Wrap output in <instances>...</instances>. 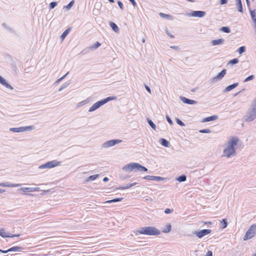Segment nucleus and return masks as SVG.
<instances>
[{
  "instance_id": "1",
  "label": "nucleus",
  "mask_w": 256,
  "mask_h": 256,
  "mask_svg": "<svg viewBox=\"0 0 256 256\" xmlns=\"http://www.w3.org/2000/svg\"><path fill=\"white\" fill-rule=\"evenodd\" d=\"M136 235L138 234L156 236H158L160 234V231L154 226H144L141 227L136 232Z\"/></svg>"
},
{
  "instance_id": "2",
  "label": "nucleus",
  "mask_w": 256,
  "mask_h": 256,
  "mask_svg": "<svg viewBox=\"0 0 256 256\" xmlns=\"http://www.w3.org/2000/svg\"><path fill=\"white\" fill-rule=\"evenodd\" d=\"M122 170L127 172H147L148 170V168L141 165L140 164L136 162H131L128 164L125 165L122 168Z\"/></svg>"
},
{
  "instance_id": "3",
  "label": "nucleus",
  "mask_w": 256,
  "mask_h": 256,
  "mask_svg": "<svg viewBox=\"0 0 256 256\" xmlns=\"http://www.w3.org/2000/svg\"><path fill=\"white\" fill-rule=\"evenodd\" d=\"M250 107L245 116V120L248 122L253 121L256 117V98Z\"/></svg>"
},
{
  "instance_id": "4",
  "label": "nucleus",
  "mask_w": 256,
  "mask_h": 256,
  "mask_svg": "<svg viewBox=\"0 0 256 256\" xmlns=\"http://www.w3.org/2000/svg\"><path fill=\"white\" fill-rule=\"evenodd\" d=\"M256 234V224H252L246 231L244 240L246 241L254 238Z\"/></svg>"
},
{
  "instance_id": "5",
  "label": "nucleus",
  "mask_w": 256,
  "mask_h": 256,
  "mask_svg": "<svg viewBox=\"0 0 256 256\" xmlns=\"http://www.w3.org/2000/svg\"><path fill=\"white\" fill-rule=\"evenodd\" d=\"M61 164L60 162H58L56 160H54L52 161L48 162L46 164L40 165L39 166V168L43 169V168H54L56 166H60Z\"/></svg>"
},
{
  "instance_id": "6",
  "label": "nucleus",
  "mask_w": 256,
  "mask_h": 256,
  "mask_svg": "<svg viewBox=\"0 0 256 256\" xmlns=\"http://www.w3.org/2000/svg\"><path fill=\"white\" fill-rule=\"evenodd\" d=\"M239 141V138L236 136H231L227 143L226 144V147L230 148H236V146Z\"/></svg>"
},
{
  "instance_id": "7",
  "label": "nucleus",
  "mask_w": 256,
  "mask_h": 256,
  "mask_svg": "<svg viewBox=\"0 0 256 256\" xmlns=\"http://www.w3.org/2000/svg\"><path fill=\"white\" fill-rule=\"evenodd\" d=\"M34 128L32 126H22L19 128H10V130L14 132H22L28 130H30Z\"/></svg>"
},
{
  "instance_id": "8",
  "label": "nucleus",
  "mask_w": 256,
  "mask_h": 256,
  "mask_svg": "<svg viewBox=\"0 0 256 256\" xmlns=\"http://www.w3.org/2000/svg\"><path fill=\"white\" fill-rule=\"evenodd\" d=\"M211 232V230L204 229L198 231H194L193 232V234L199 238H202L204 236L210 234Z\"/></svg>"
},
{
  "instance_id": "9",
  "label": "nucleus",
  "mask_w": 256,
  "mask_h": 256,
  "mask_svg": "<svg viewBox=\"0 0 256 256\" xmlns=\"http://www.w3.org/2000/svg\"><path fill=\"white\" fill-rule=\"evenodd\" d=\"M236 154V148H230L226 147L223 150V156H226L227 158H230L232 156H234Z\"/></svg>"
},
{
  "instance_id": "10",
  "label": "nucleus",
  "mask_w": 256,
  "mask_h": 256,
  "mask_svg": "<svg viewBox=\"0 0 256 256\" xmlns=\"http://www.w3.org/2000/svg\"><path fill=\"white\" fill-rule=\"evenodd\" d=\"M20 190H22L24 192V194L32 196L34 194L27 193V192H38L40 190V188L38 187L36 188H22Z\"/></svg>"
},
{
  "instance_id": "11",
  "label": "nucleus",
  "mask_w": 256,
  "mask_h": 256,
  "mask_svg": "<svg viewBox=\"0 0 256 256\" xmlns=\"http://www.w3.org/2000/svg\"><path fill=\"white\" fill-rule=\"evenodd\" d=\"M122 142L120 140H111L106 142L102 144V146L104 148H109L115 146Z\"/></svg>"
},
{
  "instance_id": "12",
  "label": "nucleus",
  "mask_w": 256,
  "mask_h": 256,
  "mask_svg": "<svg viewBox=\"0 0 256 256\" xmlns=\"http://www.w3.org/2000/svg\"><path fill=\"white\" fill-rule=\"evenodd\" d=\"M206 14V12L202 10H194L188 14V16L193 17L202 18Z\"/></svg>"
},
{
  "instance_id": "13",
  "label": "nucleus",
  "mask_w": 256,
  "mask_h": 256,
  "mask_svg": "<svg viewBox=\"0 0 256 256\" xmlns=\"http://www.w3.org/2000/svg\"><path fill=\"white\" fill-rule=\"evenodd\" d=\"M226 69H223L220 72L218 73V74L215 77L213 78L211 80L212 82H215L217 80H221L222 78L225 74H226Z\"/></svg>"
},
{
  "instance_id": "14",
  "label": "nucleus",
  "mask_w": 256,
  "mask_h": 256,
  "mask_svg": "<svg viewBox=\"0 0 256 256\" xmlns=\"http://www.w3.org/2000/svg\"><path fill=\"white\" fill-rule=\"evenodd\" d=\"M104 104L103 101L102 100H100L99 101H98L96 103H94L89 109L88 112H92L98 109L99 108H100L101 106H103Z\"/></svg>"
},
{
  "instance_id": "15",
  "label": "nucleus",
  "mask_w": 256,
  "mask_h": 256,
  "mask_svg": "<svg viewBox=\"0 0 256 256\" xmlns=\"http://www.w3.org/2000/svg\"><path fill=\"white\" fill-rule=\"evenodd\" d=\"M144 179L148 180H152V181H161L163 180L164 178L162 177L159 176H150L148 175L146 176H144L143 178Z\"/></svg>"
},
{
  "instance_id": "16",
  "label": "nucleus",
  "mask_w": 256,
  "mask_h": 256,
  "mask_svg": "<svg viewBox=\"0 0 256 256\" xmlns=\"http://www.w3.org/2000/svg\"><path fill=\"white\" fill-rule=\"evenodd\" d=\"M180 99L184 104H188L192 105L198 103V102L196 100H190L182 96H180Z\"/></svg>"
},
{
  "instance_id": "17",
  "label": "nucleus",
  "mask_w": 256,
  "mask_h": 256,
  "mask_svg": "<svg viewBox=\"0 0 256 256\" xmlns=\"http://www.w3.org/2000/svg\"><path fill=\"white\" fill-rule=\"evenodd\" d=\"M0 84L2 86H4L6 88H9L11 90L14 89V88L11 86L7 80L4 78L2 76L0 75Z\"/></svg>"
},
{
  "instance_id": "18",
  "label": "nucleus",
  "mask_w": 256,
  "mask_h": 256,
  "mask_svg": "<svg viewBox=\"0 0 256 256\" xmlns=\"http://www.w3.org/2000/svg\"><path fill=\"white\" fill-rule=\"evenodd\" d=\"M238 85V82L234 83L232 84L229 85L227 86L223 90L224 92H226L230 91L231 90L234 89L236 87H237Z\"/></svg>"
},
{
  "instance_id": "19",
  "label": "nucleus",
  "mask_w": 256,
  "mask_h": 256,
  "mask_svg": "<svg viewBox=\"0 0 256 256\" xmlns=\"http://www.w3.org/2000/svg\"><path fill=\"white\" fill-rule=\"evenodd\" d=\"M218 118V116L217 115H213L210 116L206 117L203 119L202 122H208L210 121H213L216 120Z\"/></svg>"
},
{
  "instance_id": "20",
  "label": "nucleus",
  "mask_w": 256,
  "mask_h": 256,
  "mask_svg": "<svg viewBox=\"0 0 256 256\" xmlns=\"http://www.w3.org/2000/svg\"><path fill=\"white\" fill-rule=\"evenodd\" d=\"M224 40L223 38H218L216 40H214L211 41L210 43L212 46H216L221 44L224 43Z\"/></svg>"
},
{
  "instance_id": "21",
  "label": "nucleus",
  "mask_w": 256,
  "mask_h": 256,
  "mask_svg": "<svg viewBox=\"0 0 256 256\" xmlns=\"http://www.w3.org/2000/svg\"><path fill=\"white\" fill-rule=\"evenodd\" d=\"M10 233L9 232H6L4 228H1L0 230V236H1L3 238H10Z\"/></svg>"
},
{
  "instance_id": "22",
  "label": "nucleus",
  "mask_w": 256,
  "mask_h": 256,
  "mask_svg": "<svg viewBox=\"0 0 256 256\" xmlns=\"http://www.w3.org/2000/svg\"><path fill=\"white\" fill-rule=\"evenodd\" d=\"M159 16L161 18H166V19L168 20H174V16H171V15H170V14H164V13H162V12H160L159 14Z\"/></svg>"
},
{
  "instance_id": "23",
  "label": "nucleus",
  "mask_w": 256,
  "mask_h": 256,
  "mask_svg": "<svg viewBox=\"0 0 256 256\" xmlns=\"http://www.w3.org/2000/svg\"><path fill=\"white\" fill-rule=\"evenodd\" d=\"M19 184H12L8 182H1L0 183V186L4 187H16L20 186Z\"/></svg>"
},
{
  "instance_id": "24",
  "label": "nucleus",
  "mask_w": 256,
  "mask_h": 256,
  "mask_svg": "<svg viewBox=\"0 0 256 256\" xmlns=\"http://www.w3.org/2000/svg\"><path fill=\"white\" fill-rule=\"evenodd\" d=\"M110 26L112 29L115 32H119L120 29L118 26L114 22H110Z\"/></svg>"
},
{
  "instance_id": "25",
  "label": "nucleus",
  "mask_w": 256,
  "mask_h": 256,
  "mask_svg": "<svg viewBox=\"0 0 256 256\" xmlns=\"http://www.w3.org/2000/svg\"><path fill=\"white\" fill-rule=\"evenodd\" d=\"M24 248L22 246H14L10 248H8V251L10 252H20L23 250Z\"/></svg>"
},
{
  "instance_id": "26",
  "label": "nucleus",
  "mask_w": 256,
  "mask_h": 256,
  "mask_svg": "<svg viewBox=\"0 0 256 256\" xmlns=\"http://www.w3.org/2000/svg\"><path fill=\"white\" fill-rule=\"evenodd\" d=\"M71 28H72L70 27L68 28L62 32L60 37L62 40H64L66 38L71 30Z\"/></svg>"
},
{
  "instance_id": "27",
  "label": "nucleus",
  "mask_w": 256,
  "mask_h": 256,
  "mask_svg": "<svg viewBox=\"0 0 256 256\" xmlns=\"http://www.w3.org/2000/svg\"><path fill=\"white\" fill-rule=\"evenodd\" d=\"M238 10L239 12L242 13L244 12L241 0H236Z\"/></svg>"
},
{
  "instance_id": "28",
  "label": "nucleus",
  "mask_w": 256,
  "mask_h": 256,
  "mask_svg": "<svg viewBox=\"0 0 256 256\" xmlns=\"http://www.w3.org/2000/svg\"><path fill=\"white\" fill-rule=\"evenodd\" d=\"M250 13L251 18L254 22V24H256V14L255 10H252L250 8Z\"/></svg>"
},
{
  "instance_id": "29",
  "label": "nucleus",
  "mask_w": 256,
  "mask_h": 256,
  "mask_svg": "<svg viewBox=\"0 0 256 256\" xmlns=\"http://www.w3.org/2000/svg\"><path fill=\"white\" fill-rule=\"evenodd\" d=\"M160 144L162 146L166 147V148L169 147L170 144V142L168 140H166L165 138H162L160 139Z\"/></svg>"
},
{
  "instance_id": "30",
  "label": "nucleus",
  "mask_w": 256,
  "mask_h": 256,
  "mask_svg": "<svg viewBox=\"0 0 256 256\" xmlns=\"http://www.w3.org/2000/svg\"><path fill=\"white\" fill-rule=\"evenodd\" d=\"M124 199L123 198H114L110 200H107L105 202V203L107 204H111L114 202H117L122 201Z\"/></svg>"
},
{
  "instance_id": "31",
  "label": "nucleus",
  "mask_w": 256,
  "mask_h": 256,
  "mask_svg": "<svg viewBox=\"0 0 256 256\" xmlns=\"http://www.w3.org/2000/svg\"><path fill=\"white\" fill-rule=\"evenodd\" d=\"M176 180L180 182H185L186 180V176L184 174H182L176 178Z\"/></svg>"
},
{
  "instance_id": "32",
  "label": "nucleus",
  "mask_w": 256,
  "mask_h": 256,
  "mask_svg": "<svg viewBox=\"0 0 256 256\" xmlns=\"http://www.w3.org/2000/svg\"><path fill=\"white\" fill-rule=\"evenodd\" d=\"M116 98V96H108L105 98L102 99V101H103V102L104 104H105L107 103L110 100H115Z\"/></svg>"
},
{
  "instance_id": "33",
  "label": "nucleus",
  "mask_w": 256,
  "mask_h": 256,
  "mask_svg": "<svg viewBox=\"0 0 256 256\" xmlns=\"http://www.w3.org/2000/svg\"><path fill=\"white\" fill-rule=\"evenodd\" d=\"M221 226L220 228L222 229L225 228L227 227L228 222H227V220L226 218H224L220 222Z\"/></svg>"
},
{
  "instance_id": "34",
  "label": "nucleus",
  "mask_w": 256,
  "mask_h": 256,
  "mask_svg": "<svg viewBox=\"0 0 256 256\" xmlns=\"http://www.w3.org/2000/svg\"><path fill=\"white\" fill-rule=\"evenodd\" d=\"M101 45V44L98 42H96L94 44L90 46V48L91 49V51H93L94 50L99 48Z\"/></svg>"
},
{
  "instance_id": "35",
  "label": "nucleus",
  "mask_w": 256,
  "mask_h": 256,
  "mask_svg": "<svg viewBox=\"0 0 256 256\" xmlns=\"http://www.w3.org/2000/svg\"><path fill=\"white\" fill-rule=\"evenodd\" d=\"M99 176V174H96L94 175H92L88 177L86 179V182H89L90 180H94L96 178H97Z\"/></svg>"
},
{
  "instance_id": "36",
  "label": "nucleus",
  "mask_w": 256,
  "mask_h": 256,
  "mask_svg": "<svg viewBox=\"0 0 256 256\" xmlns=\"http://www.w3.org/2000/svg\"><path fill=\"white\" fill-rule=\"evenodd\" d=\"M172 229V226L170 224H168L166 226V227L162 230V232L164 233L169 232Z\"/></svg>"
},
{
  "instance_id": "37",
  "label": "nucleus",
  "mask_w": 256,
  "mask_h": 256,
  "mask_svg": "<svg viewBox=\"0 0 256 256\" xmlns=\"http://www.w3.org/2000/svg\"><path fill=\"white\" fill-rule=\"evenodd\" d=\"M2 26L5 29H6L8 31H9L10 32H11V33H14V30L13 28H10V26H8L6 23H2Z\"/></svg>"
},
{
  "instance_id": "38",
  "label": "nucleus",
  "mask_w": 256,
  "mask_h": 256,
  "mask_svg": "<svg viewBox=\"0 0 256 256\" xmlns=\"http://www.w3.org/2000/svg\"><path fill=\"white\" fill-rule=\"evenodd\" d=\"M220 30L225 33H230L231 32L228 26H222L220 28Z\"/></svg>"
},
{
  "instance_id": "39",
  "label": "nucleus",
  "mask_w": 256,
  "mask_h": 256,
  "mask_svg": "<svg viewBox=\"0 0 256 256\" xmlns=\"http://www.w3.org/2000/svg\"><path fill=\"white\" fill-rule=\"evenodd\" d=\"M147 121L149 125L151 126V128L154 130H156V124L153 122L150 118H147Z\"/></svg>"
},
{
  "instance_id": "40",
  "label": "nucleus",
  "mask_w": 256,
  "mask_h": 256,
  "mask_svg": "<svg viewBox=\"0 0 256 256\" xmlns=\"http://www.w3.org/2000/svg\"><path fill=\"white\" fill-rule=\"evenodd\" d=\"M74 0H71L68 4H67L66 6H64V8H66L67 9V10H70L72 7L73 6L74 4Z\"/></svg>"
},
{
  "instance_id": "41",
  "label": "nucleus",
  "mask_w": 256,
  "mask_h": 256,
  "mask_svg": "<svg viewBox=\"0 0 256 256\" xmlns=\"http://www.w3.org/2000/svg\"><path fill=\"white\" fill-rule=\"evenodd\" d=\"M89 102H90V100L88 98L84 100H82V102H80L78 104V106H84V105L88 104Z\"/></svg>"
},
{
  "instance_id": "42",
  "label": "nucleus",
  "mask_w": 256,
  "mask_h": 256,
  "mask_svg": "<svg viewBox=\"0 0 256 256\" xmlns=\"http://www.w3.org/2000/svg\"><path fill=\"white\" fill-rule=\"evenodd\" d=\"M238 62H239V60H238V58H234L230 60L228 64H231V65H234V64H238Z\"/></svg>"
},
{
  "instance_id": "43",
  "label": "nucleus",
  "mask_w": 256,
  "mask_h": 256,
  "mask_svg": "<svg viewBox=\"0 0 256 256\" xmlns=\"http://www.w3.org/2000/svg\"><path fill=\"white\" fill-rule=\"evenodd\" d=\"M246 50V46H242L238 49L237 52L240 54L245 52Z\"/></svg>"
},
{
  "instance_id": "44",
  "label": "nucleus",
  "mask_w": 256,
  "mask_h": 256,
  "mask_svg": "<svg viewBox=\"0 0 256 256\" xmlns=\"http://www.w3.org/2000/svg\"><path fill=\"white\" fill-rule=\"evenodd\" d=\"M58 4V2H52L49 4L50 10L54 9Z\"/></svg>"
},
{
  "instance_id": "45",
  "label": "nucleus",
  "mask_w": 256,
  "mask_h": 256,
  "mask_svg": "<svg viewBox=\"0 0 256 256\" xmlns=\"http://www.w3.org/2000/svg\"><path fill=\"white\" fill-rule=\"evenodd\" d=\"M130 184H127L126 186H120V187H118V188H115V190H126V189H128L129 188H130Z\"/></svg>"
},
{
  "instance_id": "46",
  "label": "nucleus",
  "mask_w": 256,
  "mask_h": 256,
  "mask_svg": "<svg viewBox=\"0 0 256 256\" xmlns=\"http://www.w3.org/2000/svg\"><path fill=\"white\" fill-rule=\"evenodd\" d=\"M90 51H91V49L90 48V46L88 48H85L84 49L81 53L82 54H86L88 52H90Z\"/></svg>"
},
{
  "instance_id": "47",
  "label": "nucleus",
  "mask_w": 256,
  "mask_h": 256,
  "mask_svg": "<svg viewBox=\"0 0 256 256\" xmlns=\"http://www.w3.org/2000/svg\"><path fill=\"white\" fill-rule=\"evenodd\" d=\"M254 78V75H253V74L250 75L244 79V82H247L250 80H252Z\"/></svg>"
},
{
  "instance_id": "48",
  "label": "nucleus",
  "mask_w": 256,
  "mask_h": 256,
  "mask_svg": "<svg viewBox=\"0 0 256 256\" xmlns=\"http://www.w3.org/2000/svg\"><path fill=\"white\" fill-rule=\"evenodd\" d=\"M199 132L204 134H209L211 132V130L210 129H202L200 130Z\"/></svg>"
},
{
  "instance_id": "49",
  "label": "nucleus",
  "mask_w": 256,
  "mask_h": 256,
  "mask_svg": "<svg viewBox=\"0 0 256 256\" xmlns=\"http://www.w3.org/2000/svg\"><path fill=\"white\" fill-rule=\"evenodd\" d=\"M176 123L180 126H184L185 124L179 118H176Z\"/></svg>"
},
{
  "instance_id": "50",
  "label": "nucleus",
  "mask_w": 256,
  "mask_h": 256,
  "mask_svg": "<svg viewBox=\"0 0 256 256\" xmlns=\"http://www.w3.org/2000/svg\"><path fill=\"white\" fill-rule=\"evenodd\" d=\"M70 84V80H69V81H68L64 83L62 85V86L64 88H66L67 86H68Z\"/></svg>"
},
{
  "instance_id": "51",
  "label": "nucleus",
  "mask_w": 256,
  "mask_h": 256,
  "mask_svg": "<svg viewBox=\"0 0 256 256\" xmlns=\"http://www.w3.org/2000/svg\"><path fill=\"white\" fill-rule=\"evenodd\" d=\"M166 119L167 122L170 124V125L173 124L172 120H171V118L168 115L166 116Z\"/></svg>"
},
{
  "instance_id": "52",
  "label": "nucleus",
  "mask_w": 256,
  "mask_h": 256,
  "mask_svg": "<svg viewBox=\"0 0 256 256\" xmlns=\"http://www.w3.org/2000/svg\"><path fill=\"white\" fill-rule=\"evenodd\" d=\"M118 4L120 7V8L122 10H124V5H123V4L122 3V2H120V0H118Z\"/></svg>"
},
{
  "instance_id": "53",
  "label": "nucleus",
  "mask_w": 256,
  "mask_h": 256,
  "mask_svg": "<svg viewBox=\"0 0 256 256\" xmlns=\"http://www.w3.org/2000/svg\"><path fill=\"white\" fill-rule=\"evenodd\" d=\"M174 211L173 209H170L168 208H166L164 210V213L166 214H169L172 213Z\"/></svg>"
},
{
  "instance_id": "54",
  "label": "nucleus",
  "mask_w": 256,
  "mask_h": 256,
  "mask_svg": "<svg viewBox=\"0 0 256 256\" xmlns=\"http://www.w3.org/2000/svg\"><path fill=\"white\" fill-rule=\"evenodd\" d=\"M166 34L170 38H174V35H172V34H171L169 32L168 30V29H166Z\"/></svg>"
},
{
  "instance_id": "55",
  "label": "nucleus",
  "mask_w": 256,
  "mask_h": 256,
  "mask_svg": "<svg viewBox=\"0 0 256 256\" xmlns=\"http://www.w3.org/2000/svg\"><path fill=\"white\" fill-rule=\"evenodd\" d=\"M144 87H145V88L146 89V90H147V92L148 93L151 94V90H150V88L148 85H146V84H144Z\"/></svg>"
},
{
  "instance_id": "56",
  "label": "nucleus",
  "mask_w": 256,
  "mask_h": 256,
  "mask_svg": "<svg viewBox=\"0 0 256 256\" xmlns=\"http://www.w3.org/2000/svg\"><path fill=\"white\" fill-rule=\"evenodd\" d=\"M20 234H11L10 235V238L19 237L20 236Z\"/></svg>"
},
{
  "instance_id": "57",
  "label": "nucleus",
  "mask_w": 256,
  "mask_h": 256,
  "mask_svg": "<svg viewBox=\"0 0 256 256\" xmlns=\"http://www.w3.org/2000/svg\"><path fill=\"white\" fill-rule=\"evenodd\" d=\"M228 0H220V4L222 5L225 4H227Z\"/></svg>"
},
{
  "instance_id": "58",
  "label": "nucleus",
  "mask_w": 256,
  "mask_h": 256,
  "mask_svg": "<svg viewBox=\"0 0 256 256\" xmlns=\"http://www.w3.org/2000/svg\"><path fill=\"white\" fill-rule=\"evenodd\" d=\"M134 7H136L137 5L135 0H129Z\"/></svg>"
},
{
  "instance_id": "59",
  "label": "nucleus",
  "mask_w": 256,
  "mask_h": 256,
  "mask_svg": "<svg viewBox=\"0 0 256 256\" xmlns=\"http://www.w3.org/2000/svg\"><path fill=\"white\" fill-rule=\"evenodd\" d=\"M206 256H212V252L211 250H208Z\"/></svg>"
},
{
  "instance_id": "60",
  "label": "nucleus",
  "mask_w": 256,
  "mask_h": 256,
  "mask_svg": "<svg viewBox=\"0 0 256 256\" xmlns=\"http://www.w3.org/2000/svg\"><path fill=\"white\" fill-rule=\"evenodd\" d=\"M170 48L175 50H179L180 48L178 46H170Z\"/></svg>"
},
{
  "instance_id": "61",
  "label": "nucleus",
  "mask_w": 256,
  "mask_h": 256,
  "mask_svg": "<svg viewBox=\"0 0 256 256\" xmlns=\"http://www.w3.org/2000/svg\"><path fill=\"white\" fill-rule=\"evenodd\" d=\"M0 252L3 254H6L10 252V251H8V249L7 250H2V249H0Z\"/></svg>"
},
{
  "instance_id": "62",
  "label": "nucleus",
  "mask_w": 256,
  "mask_h": 256,
  "mask_svg": "<svg viewBox=\"0 0 256 256\" xmlns=\"http://www.w3.org/2000/svg\"><path fill=\"white\" fill-rule=\"evenodd\" d=\"M246 0V4H247V6L248 8V9L250 10V1L249 0Z\"/></svg>"
},
{
  "instance_id": "63",
  "label": "nucleus",
  "mask_w": 256,
  "mask_h": 256,
  "mask_svg": "<svg viewBox=\"0 0 256 256\" xmlns=\"http://www.w3.org/2000/svg\"><path fill=\"white\" fill-rule=\"evenodd\" d=\"M109 180L108 178V177H104V178H103V182H108Z\"/></svg>"
},
{
  "instance_id": "64",
  "label": "nucleus",
  "mask_w": 256,
  "mask_h": 256,
  "mask_svg": "<svg viewBox=\"0 0 256 256\" xmlns=\"http://www.w3.org/2000/svg\"><path fill=\"white\" fill-rule=\"evenodd\" d=\"M62 80V78H59L58 79L56 80V82L55 84H58L59 82H60Z\"/></svg>"
}]
</instances>
